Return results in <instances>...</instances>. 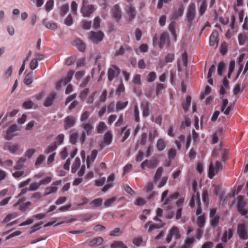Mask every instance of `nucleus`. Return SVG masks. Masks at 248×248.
Masks as SVG:
<instances>
[{
	"label": "nucleus",
	"mask_w": 248,
	"mask_h": 248,
	"mask_svg": "<svg viewBox=\"0 0 248 248\" xmlns=\"http://www.w3.org/2000/svg\"><path fill=\"white\" fill-rule=\"evenodd\" d=\"M83 128V131L80 138V141L83 144L85 140L86 136H90L93 131V126L90 122L83 123L81 125Z\"/></svg>",
	"instance_id": "obj_1"
},
{
	"label": "nucleus",
	"mask_w": 248,
	"mask_h": 248,
	"mask_svg": "<svg viewBox=\"0 0 248 248\" xmlns=\"http://www.w3.org/2000/svg\"><path fill=\"white\" fill-rule=\"evenodd\" d=\"M94 11V7L89 3L88 0H82V6L80 9L81 13L84 17H89Z\"/></svg>",
	"instance_id": "obj_2"
},
{
	"label": "nucleus",
	"mask_w": 248,
	"mask_h": 248,
	"mask_svg": "<svg viewBox=\"0 0 248 248\" xmlns=\"http://www.w3.org/2000/svg\"><path fill=\"white\" fill-rule=\"evenodd\" d=\"M172 237H174V239L176 240L180 239L181 237L179 229L176 226H173L171 229H170L169 233L167 238H166V242L168 243L170 242Z\"/></svg>",
	"instance_id": "obj_3"
},
{
	"label": "nucleus",
	"mask_w": 248,
	"mask_h": 248,
	"mask_svg": "<svg viewBox=\"0 0 248 248\" xmlns=\"http://www.w3.org/2000/svg\"><path fill=\"white\" fill-rule=\"evenodd\" d=\"M169 192V191L168 190H166L162 192L161 202H163V205L164 206H167V210L168 211H170V210H171L172 208L171 204L173 200L171 198H170V196L167 198Z\"/></svg>",
	"instance_id": "obj_4"
},
{
	"label": "nucleus",
	"mask_w": 248,
	"mask_h": 248,
	"mask_svg": "<svg viewBox=\"0 0 248 248\" xmlns=\"http://www.w3.org/2000/svg\"><path fill=\"white\" fill-rule=\"evenodd\" d=\"M238 203L237 210L242 216H246L248 213V210L245 209L247 203L244 200V197L239 195L237 197Z\"/></svg>",
	"instance_id": "obj_5"
},
{
	"label": "nucleus",
	"mask_w": 248,
	"mask_h": 248,
	"mask_svg": "<svg viewBox=\"0 0 248 248\" xmlns=\"http://www.w3.org/2000/svg\"><path fill=\"white\" fill-rule=\"evenodd\" d=\"M74 74V71H69L68 72L65 78L61 79L59 82L57 83L56 89L59 90L62 86H65L67 83H68L72 80Z\"/></svg>",
	"instance_id": "obj_6"
},
{
	"label": "nucleus",
	"mask_w": 248,
	"mask_h": 248,
	"mask_svg": "<svg viewBox=\"0 0 248 248\" xmlns=\"http://www.w3.org/2000/svg\"><path fill=\"white\" fill-rule=\"evenodd\" d=\"M237 233L240 238L242 240L248 239V234L246 230V226L245 223H239L237 226Z\"/></svg>",
	"instance_id": "obj_7"
},
{
	"label": "nucleus",
	"mask_w": 248,
	"mask_h": 248,
	"mask_svg": "<svg viewBox=\"0 0 248 248\" xmlns=\"http://www.w3.org/2000/svg\"><path fill=\"white\" fill-rule=\"evenodd\" d=\"M121 72L120 69L115 65H112L108 70V79L112 81L118 77Z\"/></svg>",
	"instance_id": "obj_8"
},
{
	"label": "nucleus",
	"mask_w": 248,
	"mask_h": 248,
	"mask_svg": "<svg viewBox=\"0 0 248 248\" xmlns=\"http://www.w3.org/2000/svg\"><path fill=\"white\" fill-rule=\"evenodd\" d=\"M222 169V164L218 161H217L216 163H215V168H214L212 164H210L208 172L209 178L211 179H212L215 174H216L215 172L216 171V173H217L219 170H221Z\"/></svg>",
	"instance_id": "obj_9"
},
{
	"label": "nucleus",
	"mask_w": 248,
	"mask_h": 248,
	"mask_svg": "<svg viewBox=\"0 0 248 248\" xmlns=\"http://www.w3.org/2000/svg\"><path fill=\"white\" fill-rule=\"evenodd\" d=\"M63 121L64 128L65 130H67L75 125L76 119L75 116H68L64 118Z\"/></svg>",
	"instance_id": "obj_10"
},
{
	"label": "nucleus",
	"mask_w": 248,
	"mask_h": 248,
	"mask_svg": "<svg viewBox=\"0 0 248 248\" xmlns=\"http://www.w3.org/2000/svg\"><path fill=\"white\" fill-rule=\"evenodd\" d=\"M104 36L102 31H91L90 38L94 43H98L102 41Z\"/></svg>",
	"instance_id": "obj_11"
},
{
	"label": "nucleus",
	"mask_w": 248,
	"mask_h": 248,
	"mask_svg": "<svg viewBox=\"0 0 248 248\" xmlns=\"http://www.w3.org/2000/svg\"><path fill=\"white\" fill-rule=\"evenodd\" d=\"M195 15V5L194 3H191L189 5L186 14L187 19L188 22L190 24L194 19Z\"/></svg>",
	"instance_id": "obj_12"
},
{
	"label": "nucleus",
	"mask_w": 248,
	"mask_h": 248,
	"mask_svg": "<svg viewBox=\"0 0 248 248\" xmlns=\"http://www.w3.org/2000/svg\"><path fill=\"white\" fill-rule=\"evenodd\" d=\"M184 7L183 4H180L178 8H175L171 15L172 20H176L183 15Z\"/></svg>",
	"instance_id": "obj_13"
},
{
	"label": "nucleus",
	"mask_w": 248,
	"mask_h": 248,
	"mask_svg": "<svg viewBox=\"0 0 248 248\" xmlns=\"http://www.w3.org/2000/svg\"><path fill=\"white\" fill-rule=\"evenodd\" d=\"M3 149L10 151L13 154H16L18 149V145L16 144H13L10 142H6L4 145Z\"/></svg>",
	"instance_id": "obj_14"
},
{
	"label": "nucleus",
	"mask_w": 248,
	"mask_h": 248,
	"mask_svg": "<svg viewBox=\"0 0 248 248\" xmlns=\"http://www.w3.org/2000/svg\"><path fill=\"white\" fill-rule=\"evenodd\" d=\"M218 33L217 31L214 30L209 37V44L211 46H214L215 45H217L218 42Z\"/></svg>",
	"instance_id": "obj_15"
},
{
	"label": "nucleus",
	"mask_w": 248,
	"mask_h": 248,
	"mask_svg": "<svg viewBox=\"0 0 248 248\" xmlns=\"http://www.w3.org/2000/svg\"><path fill=\"white\" fill-rule=\"evenodd\" d=\"M158 165V161L156 159H153L149 161L148 160H144L141 164L142 169H144L145 167H148L150 169L155 168Z\"/></svg>",
	"instance_id": "obj_16"
},
{
	"label": "nucleus",
	"mask_w": 248,
	"mask_h": 248,
	"mask_svg": "<svg viewBox=\"0 0 248 248\" xmlns=\"http://www.w3.org/2000/svg\"><path fill=\"white\" fill-rule=\"evenodd\" d=\"M160 42L159 43V47L162 49L165 45L170 43L168 33H162L160 38Z\"/></svg>",
	"instance_id": "obj_17"
},
{
	"label": "nucleus",
	"mask_w": 248,
	"mask_h": 248,
	"mask_svg": "<svg viewBox=\"0 0 248 248\" xmlns=\"http://www.w3.org/2000/svg\"><path fill=\"white\" fill-rule=\"evenodd\" d=\"M112 12L114 18L117 21L120 20L122 17V15L119 5H114L112 9Z\"/></svg>",
	"instance_id": "obj_18"
},
{
	"label": "nucleus",
	"mask_w": 248,
	"mask_h": 248,
	"mask_svg": "<svg viewBox=\"0 0 248 248\" xmlns=\"http://www.w3.org/2000/svg\"><path fill=\"white\" fill-rule=\"evenodd\" d=\"M56 94L55 93H51L47 97L44 103V106L46 107H49L53 104L54 100L55 99Z\"/></svg>",
	"instance_id": "obj_19"
},
{
	"label": "nucleus",
	"mask_w": 248,
	"mask_h": 248,
	"mask_svg": "<svg viewBox=\"0 0 248 248\" xmlns=\"http://www.w3.org/2000/svg\"><path fill=\"white\" fill-rule=\"evenodd\" d=\"M127 15L129 16V20H131L134 19L136 16V11L134 7L131 5L126 6L125 8Z\"/></svg>",
	"instance_id": "obj_20"
},
{
	"label": "nucleus",
	"mask_w": 248,
	"mask_h": 248,
	"mask_svg": "<svg viewBox=\"0 0 248 248\" xmlns=\"http://www.w3.org/2000/svg\"><path fill=\"white\" fill-rule=\"evenodd\" d=\"M232 237V230L229 229L227 231L224 232L221 238V241L223 243H227L229 240Z\"/></svg>",
	"instance_id": "obj_21"
},
{
	"label": "nucleus",
	"mask_w": 248,
	"mask_h": 248,
	"mask_svg": "<svg viewBox=\"0 0 248 248\" xmlns=\"http://www.w3.org/2000/svg\"><path fill=\"white\" fill-rule=\"evenodd\" d=\"M112 135L111 131L107 132L104 135L103 142L106 146H108L112 142Z\"/></svg>",
	"instance_id": "obj_22"
},
{
	"label": "nucleus",
	"mask_w": 248,
	"mask_h": 248,
	"mask_svg": "<svg viewBox=\"0 0 248 248\" xmlns=\"http://www.w3.org/2000/svg\"><path fill=\"white\" fill-rule=\"evenodd\" d=\"M73 45L76 46L81 52L84 51L85 49V45L81 40L79 39H76L73 42Z\"/></svg>",
	"instance_id": "obj_23"
},
{
	"label": "nucleus",
	"mask_w": 248,
	"mask_h": 248,
	"mask_svg": "<svg viewBox=\"0 0 248 248\" xmlns=\"http://www.w3.org/2000/svg\"><path fill=\"white\" fill-rule=\"evenodd\" d=\"M103 242V239L102 237H95L89 242V245L91 247L99 246L102 245Z\"/></svg>",
	"instance_id": "obj_24"
},
{
	"label": "nucleus",
	"mask_w": 248,
	"mask_h": 248,
	"mask_svg": "<svg viewBox=\"0 0 248 248\" xmlns=\"http://www.w3.org/2000/svg\"><path fill=\"white\" fill-rule=\"evenodd\" d=\"M97 155V151L96 150H93L91 154L90 155H88L87 157L86 163H87V168H89L90 167V162H93L94 159H95L96 155Z\"/></svg>",
	"instance_id": "obj_25"
},
{
	"label": "nucleus",
	"mask_w": 248,
	"mask_h": 248,
	"mask_svg": "<svg viewBox=\"0 0 248 248\" xmlns=\"http://www.w3.org/2000/svg\"><path fill=\"white\" fill-rule=\"evenodd\" d=\"M130 134V129H127V126H124L122 128L121 135H123V139L122 140V142H124L126 140V139L128 138Z\"/></svg>",
	"instance_id": "obj_26"
},
{
	"label": "nucleus",
	"mask_w": 248,
	"mask_h": 248,
	"mask_svg": "<svg viewBox=\"0 0 248 248\" xmlns=\"http://www.w3.org/2000/svg\"><path fill=\"white\" fill-rule=\"evenodd\" d=\"M141 108L142 109V115L143 117H148L149 114V108L148 102L141 103Z\"/></svg>",
	"instance_id": "obj_27"
},
{
	"label": "nucleus",
	"mask_w": 248,
	"mask_h": 248,
	"mask_svg": "<svg viewBox=\"0 0 248 248\" xmlns=\"http://www.w3.org/2000/svg\"><path fill=\"white\" fill-rule=\"evenodd\" d=\"M81 164L80 159L79 157H76L75 159V161L73 163L72 169L71 172L73 173H76L78 169H79Z\"/></svg>",
	"instance_id": "obj_28"
},
{
	"label": "nucleus",
	"mask_w": 248,
	"mask_h": 248,
	"mask_svg": "<svg viewBox=\"0 0 248 248\" xmlns=\"http://www.w3.org/2000/svg\"><path fill=\"white\" fill-rule=\"evenodd\" d=\"M128 104V101H126L125 102H123L121 100L118 101L116 104V110L118 111L120 110L123 109L127 106Z\"/></svg>",
	"instance_id": "obj_29"
},
{
	"label": "nucleus",
	"mask_w": 248,
	"mask_h": 248,
	"mask_svg": "<svg viewBox=\"0 0 248 248\" xmlns=\"http://www.w3.org/2000/svg\"><path fill=\"white\" fill-rule=\"evenodd\" d=\"M33 74V72H30V73H28L25 76L24 79V82L26 85H30L32 83Z\"/></svg>",
	"instance_id": "obj_30"
},
{
	"label": "nucleus",
	"mask_w": 248,
	"mask_h": 248,
	"mask_svg": "<svg viewBox=\"0 0 248 248\" xmlns=\"http://www.w3.org/2000/svg\"><path fill=\"white\" fill-rule=\"evenodd\" d=\"M163 168L160 167L158 168L157 170H156L154 177V181L155 184L157 183V182L160 180L162 173L163 172Z\"/></svg>",
	"instance_id": "obj_31"
},
{
	"label": "nucleus",
	"mask_w": 248,
	"mask_h": 248,
	"mask_svg": "<svg viewBox=\"0 0 248 248\" xmlns=\"http://www.w3.org/2000/svg\"><path fill=\"white\" fill-rule=\"evenodd\" d=\"M166 144L163 139L160 138L158 140L156 147L159 151H163L166 147Z\"/></svg>",
	"instance_id": "obj_32"
},
{
	"label": "nucleus",
	"mask_w": 248,
	"mask_h": 248,
	"mask_svg": "<svg viewBox=\"0 0 248 248\" xmlns=\"http://www.w3.org/2000/svg\"><path fill=\"white\" fill-rule=\"evenodd\" d=\"M191 103V97L187 96L186 98V100L182 103V107L185 112H187L188 108L190 106Z\"/></svg>",
	"instance_id": "obj_33"
},
{
	"label": "nucleus",
	"mask_w": 248,
	"mask_h": 248,
	"mask_svg": "<svg viewBox=\"0 0 248 248\" xmlns=\"http://www.w3.org/2000/svg\"><path fill=\"white\" fill-rule=\"evenodd\" d=\"M111 248H127L121 241H116L110 245Z\"/></svg>",
	"instance_id": "obj_34"
},
{
	"label": "nucleus",
	"mask_w": 248,
	"mask_h": 248,
	"mask_svg": "<svg viewBox=\"0 0 248 248\" xmlns=\"http://www.w3.org/2000/svg\"><path fill=\"white\" fill-rule=\"evenodd\" d=\"M175 23L172 22L169 26V30L173 36L174 41L177 40V34L175 33Z\"/></svg>",
	"instance_id": "obj_35"
},
{
	"label": "nucleus",
	"mask_w": 248,
	"mask_h": 248,
	"mask_svg": "<svg viewBox=\"0 0 248 248\" xmlns=\"http://www.w3.org/2000/svg\"><path fill=\"white\" fill-rule=\"evenodd\" d=\"M26 159L22 157L19 158L16 163V165L14 166V169L18 170L22 168L24 163H25Z\"/></svg>",
	"instance_id": "obj_36"
},
{
	"label": "nucleus",
	"mask_w": 248,
	"mask_h": 248,
	"mask_svg": "<svg viewBox=\"0 0 248 248\" xmlns=\"http://www.w3.org/2000/svg\"><path fill=\"white\" fill-rule=\"evenodd\" d=\"M185 140V136L181 135L178 137V140L175 141V144L176 145L177 148L180 150L181 148L182 144H184Z\"/></svg>",
	"instance_id": "obj_37"
},
{
	"label": "nucleus",
	"mask_w": 248,
	"mask_h": 248,
	"mask_svg": "<svg viewBox=\"0 0 248 248\" xmlns=\"http://www.w3.org/2000/svg\"><path fill=\"white\" fill-rule=\"evenodd\" d=\"M211 218L210 221L211 226L213 228H216L219 224L220 217L219 216H216Z\"/></svg>",
	"instance_id": "obj_38"
},
{
	"label": "nucleus",
	"mask_w": 248,
	"mask_h": 248,
	"mask_svg": "<svg viewBox=\"0 0 248 248\" xmlns=\"http://www.w3.org/2000/svg\"><path fill=\"white\" fill-rule=\"evenodd\" d=\"M57 191V187L56 186H48L46 188L45 196L49 195L51 193H55Z\"/></svg>",
	"instance_id": "obj_39"
},
{
	"label": "nucleus",
	"mask_w": 248,
	"mask_h": 248,
	"mask_svg": "<svg viewBox=\"0 0 248 248\" xmlns=\"http://www.w3.org/2000/svg\"><path fill=\"white\" fill-rule=\"evenodd\" d=\"M197 225L200 228H202L204 226L205 217L204 215L199 216L197 219Z\"/></svg>",
	"instance_id": "obj_40"
},
{
	"label": "nucleus",
	"mask_w": 248,
	"mask_h": 248,
	"mask_svg": "<svg viewBox=\"0 0 248 248\" xmlns=\"http://www.w3.org/2000/svg\"><path fill=\"white\" fill-rule=\"evenodd\" d=\"M107 126L103 122H101L96 127V131L97 133L99 134L102 133L104 130L106 129Z\"/></svg>",
	"instance_id": "obj_41"
},
{
	"label": "nucleus",
	"mask_w": 248,
	"mask_h": 248,
	"mask_svg": "<svg viewBox=\"0 0 248 248\" xmlns=\"http://www.w3.org/2000/svg\"><path fill=\"white\" fill-rule=\"evenodd\" d=\"M57 148L56 142H53L47 146V148L45 151V154H49L53 152Z\"/></svg>",
	"instance_id": "obj_42"
},
{
	"label": "nucleus",
	"mask_w": 248,
	"mask_h": 248,
	"mask_svg": "<svg viewBox=\"0 0 248 248\" xmlns=\"http://www.w3.org/2000/svg\"><path fill=\"white\" fill-rule=\"evenodd\" d=\"M196 197H197V203L198 204V208L196 211V215L197 216H199V215H201L202 212V209L201 207L200 193H199V192H197Z\"/></svg>",
	"instance_id": "obj_43"
},
{
	"label": "nucleus",
	"mask_w": 248,
	"mask_h": 248,
	"mask_svg": "<svg viewBox=\"0 0 248 248\" xmlns=\"http://www.w3.org/2000/svg\"><path fill=\"white\" fill-rule=\"evenodd\" d=\"M207 4L206 0H202L199 9V13L200 15H203L204 12L206 11Z\"/></svg>",
	"instance_id": "obj_44"
},
{
	"label": "nucleus",
	"mask_w": 248,
	"mask_h": 248,
	"mask_svg": "<svg viewBox=\"0 0 248 248\" xmlns=\"http://www.w3.org/2000/svg\"><path fill=\"white\" fill-rule=\"evenodd\" d=\"M132 82L136 85H140L141 84L140 75L136 74L134 75L132 80Z\"/></svg>",
	"instance_id": "obj_45"
},
{
	"label": "nucleus",
	"mask_w": 248,
	"mask_h": 248,
	"mask_svg": "<svg viewBox=\"0 0 248 248\" xmlns=\"http://www.w3.org/2000/svg\"><path fill=\"white\" fill-rule=\"evenodd\" d=\"M165 225V223L161 222L160 224H153L150 225L149 229V232H152L154 229H158L162 228Z\"/></svg>",
	"instance_id": "obj_46"
},
{
	"label": "nucleus",
	"mask_w": 248,
	"mask_h": 248,
	"mask_svg": "<svg viewBox=\"0 0 248 248\" xmlns=\"http://www.w3.org/2000/svg\"><path fill=\"white\" fill-rule=\"evenodd\" d=\"M31 204V202H27L25 203H23L22 204H19V207H18V209L20 211H25L28 209L29 206H30Z\"/></svg>",
	"instance_id": "obj_47"
},
{
	"label": "nucleus",
	"mask_w": 248,
	"mask_h": 248,
	"mask_svg": "<svg viewBox=\"0 0 248 248\" xmlns=\"http://www.w3.org/2000/svg\"><path fill=\"white\" fill-rule=\"evenodd\" d=\"M40 186L39 182H33L29 186L28 189H29V191H34L38 189Z\"/></svg>",
	"instance_id": "obj_48"
},
{
	"label": "nucleus",
	"mask_w": 248,
	"mask_h": 248,
	"mask_svg": "<svg viewBox=\"0 0 248 248\" xmlns=\"http://www.w3.org/2000/svg\"><path fill=\"white\" fill-rule=\"evenodd\" d=\"M228 51V44L225 42H223L221 43L220 48V52L222 54L224 55Z\"/></svg>",
	"instance_id": "obj_49"
},
{
	"label": "nucleus",
	"mask_w": 248,
	"mask_h": 248,
	"mask_svg": "<svg viewBox=\"0 0 248 248\" xmlns=\"http://www.w3.org/2000/svg\"><path fill=\"white\" fill-rule=\"evenodd\" d=\"M16 125H15V124H13V125H12L11 126H10V127H8L7 130V133H6V138L7 140H10L11 139V137H8V134L9 133H12L13 132H14L15 131H16Z\"/></svg>",
	"instance_id": "obj_50"
},
{
	"label": "nucleus",
	"mask_w": 248,
	"mask_h": 248,
	"mask_svg": "<svg viewBox=\"0 0 248 248\" xmlns=\"http://www.w3.org/2000/svg\"><path fill=\"white\" fill-rule=\"evenodd\" d=\"M53 0H48L45 5V9L47 12H49L53 9Z\"/></svg>",
	"instance_id": "obj_51"
},
{
	"label": "nucleus",
	"mask_w": 248,
	"mask_h": 248,
	"mask_svg": "<svg viewBox=\"0 0 248 248\" xmlns=\"http://www.w3.org/2000/svg\"><path fill=\"white\" fill-rule=\"evenodd\" d=\"M247 36L245 34L240 33L238 35V41L240 45H243L245 44V42H246L247 40Z\"/></svg>",
	"instance_id": "obj_52"
},
{
	"label": "nucleus",
	"mask_w": 248,
	"mask_h": 248,
	"mask_svg": "<svg viewBox=\"0 0 248 248\" xmlns=\"http://www.w3.org/2000/svg\"><path fill=\"white\" fill-rule=\"evenodd\" d=\"M100 22L101 19L100 17L99 16H96L93 20V27L95 29H98L100 26Z\"/></svg>",
	"instance_id": "obj_53"
},
{
	"label": "nucleus",
	"mask_w": 248,
	"mask_h": 248,
	"mask_svg": "<svg viewBox=\"0 0 248 248\" xmlns=\"http://www.w3.org/2000/svg\"><path fill=\"white\" fill-rule=\"evenodd\" d=\"M44 25L47 29L51 30H55L57 28V26L55 23L46 22Z\"/></svg>",
	"instance_id": "obj_54"
},
{
	"label": "nucleus",
	"mask_w": 248,
	"mask_h": 248,
	"mask_svg": "<svg viewBox=\"0 0 248 248\" xmlns=\"http://www.w3.org/2000/svg\"><path fill=\"white\" fill-rule=\"evenodd\" d=\"M103 200L101 198L96 199L90 202L91 205H93L94 207L100 206L102 203Z\"/></svg>",
	"instance_id": "obj_55"
},
{
	"label": "nucleus",
	"mask_w": 248,
	"mask_h": 248,
	"mask_svg": "<svg viewBox=\"0 0 248 248\" xmlns=\"http://www.w3.org/2000/svg\"><path fill=\"white\" fill-rule=\"evenodd\" d=\"M174 59V55L172 53H169L165 56V62L166 63L171 62L173 61Z\"/></svg>",
	"instance_id": "obj_56"
},
{
	"label": "nucleus",
	"mask_w": 248,
	"mask_h": 248,
	"mask_svg": "<svg viewBox=\"0 0 248 248\" xmlns=\"http://www.w3.org/2000/svg\"><path fill=\"white\" fill-rule=\"evenodd\" d=\"M148 138V136L145 133H143L141 134L140 136V140L139 142H140V145L143 146L145 145L146 142H147V138Z\"/></svg>",
	"instance_id": "obj_57"
},
{
	"label": "nucleus",
	"mask_w": 248,
	"mask_h": 248,
	"mask_svg": "<svg viewBox=\"0 0 248 248\" xmlns=\"http://www.w3.org/2000/svg\"><path fill=\"white\" fill-rule=\"evenodd\" d=\"M177 154V152L174 149L171 148L169 150L168 152V157L170 160H172L174 158L176 155Z\"/></svg>",
	"instance_id": "obj_58"
},
{
	"label": "nucleus",
	"mask_w": 248,
	"mask_h": 248,
	"mask_svg": "<svg viewBox=\"0 0 248 248\" xmlns=\"http://www.w3.org/2000/svg\"><path fill=\"white\" fill-rule=\"evenodd\" d=\"M89 93V88H85L80 94V98L83 100H85L86 98L87 95Z\"/></svg>",
	"instance_id": "obj_59"
},
{
	"label": "nucleus",
	"mask_w": 248,
	"mask_h": 248,
	"mask_svg": "<svg viewBox=\"0 0 248 248\" xmlns=\"http://www.w3.org/2000/svg\"><path fill=\"white\" fill-rule=\"evenodd\" d=\"M33 106V102L31 100L25 101L22 105V107L25 109L32 108Z\"/></svg>",
	"instance_id": "obj_60"
},
{
	"label": "nucleus",
	"mask_w": 248,
	"mask_h": 248,
	"mask_svg": "<svg viewBox=\"0 0 248 248\" xmlns=\"http://www.w3.org/2000/svg\"><path fill=\"white\" fill-rule=\"evenodd\" d=\"M90 117V112L87 111H84L80 116V121L84 123Z\"/></svg>",
	"instance_id": "obj_61"
},
{
	"label": "nucleus",
	"mask_w": 248,
	"mask_h": 248,
	"mask_svg": "<svg viewBox=\"0 0 248 248\" xmlns=\"http://www.w3.org/2000/svg\"><path fill=\"white\" fill-rule=\"evenodd\" d=\"M52 178L51 176H47L45 179L41 180L39 183H40V186L41 185H45L49 183H51L52 181Z\"/></svg>",
	"instance_id": "obj_62"
},
{
	"label": "nucleus",
	"mask_w": 248,
	"mask_h": 248,
	"mask_svg": "<svg viewBox=\"0 0 248 248\" xmlns=\"http://www.w3.org/2000/svg\"><path fill=\"white\" fill-rule=\"evenodd\" d=\"M156 78V74L155 72H151L148 75L147 80L149 82H153Z\"/></svg>",
	"instance_id": "obj_63"
},
{
	"label": "nucleus",
	"mask_w": 248,
	"mask_h": 248,
	"mask_svg": "<svg viewBox=\"0 0 248 248\" xmlns=\"http://www.w3.org/2000/svg\"><path fill=\"white\" fill-rule=\"evenodd\" d=\"M107 109H108V113L115 111V110L116 109V105L114 102H111L108 106Z\"/></svg>",
	"instance_id": "obj_64"
}]
</instances>
